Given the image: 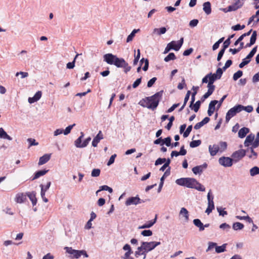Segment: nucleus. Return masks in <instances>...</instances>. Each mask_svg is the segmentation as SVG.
Masks as SVG:
<instances>
[{
  "mask_svg": "<svg viewBox=\"0 0 259 259\" xmlns=\"http://www.w3.org/2000/svg\"><path fill=\"white\" fill-rule=\"evenodd\" d=\"M163 91L161 90L156 93L153 95L142 99L139 104L143 107L155 110L159 105V102L162 97Z\"/></svg>",
  "mask_w": 259,
  "mask_h": 259,
  "instance_id": "1",
  "label": "nucleus"
},
{
  "mask_svg": "<svg viewBox=\"0 0 259 259\" xmlns=\"http://www.w3.org/2000/svg\"><path fill=\"white\" fill-rule=\"evenodd\" d=\"M194 179L192 178H182L176 180V183L179 186L192 189Z\"/></svg>",
  "mask_w": 259,
  "mask_h": 259,
  "instance_id": "2",
  "label": "nucleus"
},
{
  "mask_svg": "<svg viewBox=\"0 0 259 259\" xmlns=\"http://www.w3.org/2000/svg\"><path fill=\"white\" fill-rule=\"evenodd\" d=\"M240 104H237L229 109L226 113V122H228L230 119L241 111Z\"/></svg>",
  "mask_w": 259,
  "mask_h": 259,
  "instance_id": "3",
  "label": "nucleus"
},
{
  "mask_svg": "<svg viewBox=\"0 0 259 259\" xmlns=\"http://www.w3.org/2000/svg\"><path fill=\"white\" fill-rule=\"evenodd\" d=\"M248 150L249 149H247L246 150H238L233 152L231 156L235 161V162H237L245 156L246 152L248 151Z\"/></svg>",
  "mask_w": 259,
  "mask_h": 259,
  "instance_id": "4",
  "label": "nucleus"
},
{
  "mask_svg": "<svg viewBox=\"0 0 259 259\" xmlns=\"http://www.w3.org/2000/svg\"><path fill=\"white\" fill-rule=\"evenodd\" d=\"M234 159L229 157L222 156L219 159V163L224 167H231L233 164Z\"/></svg>",
  "mask_w": 259,
  "mask_h": 259,
  "instance_id": "5",
  "label": "nucleus"
},
{
  "mask_svg": "<svg viewBox=\"0 0 259 259\" xmlns=\"http://www.w3.org/2000/svg\"><path fill=\"white\" fill-rule=\"evenodd\" d=\"M64 249L67 253L71 255L70 258H78L80 257V250L74 249L72 247H65Z\"/></svg>",
  "mask_w": 259,
  "mask_h": 259,
  "instance_id": "6",
  "label": "nucleus"
},
{
  "mask_svg": "<svg viewBox=\"0 0 259 259\" xmlns=\"http://www.w3.org/2000/svg\"><path fill=\"white\" fill-rule=\"evenodd\" d=\"M141 201H142L141 199L140 198L139 195H137L135 197H128L126 200L125 201V204L126 206H129L131 205H137L138 204L141 203Z\"/></svg>",
  "mask_w": 259,
  "mask_h": 259,
  "instance_id": "7",
  "label": "nucleus"
},
{
  "mask_svg": "<svg viewBox=\"0 0 259 259\" xmlns=\"http://www.w3.org/2000/svg\"><path fill=\"white\" fill-rule=\"evenodd\" d=\"M116 56L111 53L106 54L103 56V60L108 64L114 65Z\"/></svg>",
  "mask_w": 259,
  "mask_h": 259,
  "instance_id": "8",
  "label": "nucleus"
},
{
  "mask_svg": "<svg viewBox=\"0 0 259 259\" xmlns=\"http://www.w3.org/2000/svg\"><path fill=\"white\" fill-rule=\"evenodd\" d=\"M123 250L126 251L122 257L123 259H134V258L131 256V255L133 253V251L132 249L131 246L128 244H125L122 248Z\"/></svg>",
  "mask_w": 259,
  "mask_h": 259,
  "instance_id": "9",
  "label": "nucleus"
},
{
  "mask_svg": "<svg viewBox=\"0 0 259 259\" xmlns=\"http://www.w3.org/2000/svg\"><path fill=\"white\" fill-rule=\"evenodd\" d=\"M193 223L196 227L198 228L199 231L200 232L204 231L205 228H207L210 225L209 224H208V223L203 225V224L201 222L200 220L199 219H194L193 221Z\"/></svg>",
  "mask_w": 259,
  "mask_h": 259,
  "instance_id": "10",
  "label": "nucleus"
},
{
  "mask_svg": "<svg viewBox=\"0 0 259 259\" xmlns=\"http://www.w3.org/2000/svg\"><path fill=\"white\" fill-rule=\"evenodd\" d=\"M207 167V164L204 162L203 164L196 166L192 168V170L195 175H200L204 169Z\"/></svg>",
  "mask_w": 259,
  "mask_h": 259,
  "instance_id": "11",
  "label": "nucleus"
},
{
  "mask_svg": "<svg viewBox=\"0 0 259 259\" xmlns=\"http://www.w3.org/2000/svg\"><path fill=\"white\" fill-rule=\"evenodd\" d=\"M49 169H46L38 170L34 172L33 176H32L30 178V180L32 181L36 179H37L39 177L46 175L49 171Z\"/></svg>",
  "mask_w": 259,
  "mask_h": 259,
  "instance_id": "12",
  "label": "nucleus"
},
{
  "mask_svg": "<svg viewBox=\"0 0 259 259\" xmlns=\"http://www.w3.org/2000/svg\"><path fill=\"white\" fill-rule=\"evenodd\" d=\"M218 104V100H212L209 104L207 114L209 116H211L215 109V105Z\"/></svg>",
  "mask_w": 259,
  "mask_h": 259,
  "instance_id": "13",
  "label": "nucleus"
},
{
  "mask_svg": "<svg viewBox=\"0 0 259 259\" xmlns=\"http://www.w3.org/2000/svg\"><path fill=\"white\" fill-rule=\"evenodd\" d=\"M194 102L190 101L189 107L191 110H194V112H197L200 109L202 102L200 100L196 101L195 103H194Z\"/></svg>",
  "mask_w": 259,
  "mask_h": 259,
  "instance_id": "14",
  "label": "nucleus"
},
{
  "mask_svg": "<svg viewBox=\"0 0 259 259\" xmlns=\"http://www.w3.org/2000/svg\"><path fill=\"white\" fill-rule=\"evenodd\" d=\"M193 187H192V189H195L199 191L204 192L205 191V188L203 185L200 184L198 181H197L195 179H194V182L193 183Z\"/></svg>",
  "mask_w": 259,
  "mask_h": 259,
  "instance_id": "15",
  "label": "nucleus"
},
{
  "mask_svg": "<svg viewBox=\"0 0 259 259\" xmlns=\"http://www.w3.org/2000/svg\"><path fill=\"white\" fill-rule=\"evenodd\" d=\"M157 221V214H156L155 218L153 220L148 221L147 223L144 224L142 226H139V229L149 228L153 226L156 222Z\"/></svg>",
  "mask_w": 259,
  "mask_h": 259,
  "instance_id": "16",
  "label": "nucleus"
},
{
  "mask_svg": "<svg viewBox=\"0 0 259 259\" xmlns=\"http://www.w3.org/2000/svg\"><path fill=\"white\" fill-rule=\"evenodd\" d=\"M209 152L211 156H215L217 153L220 151V147L218 145L214 144L212 147L209 145L208 147Z\"/></svg>",
  "mask_w": 259,
  "mask_h": 259,
  "instance_id": "17",
  "label": "nucleus"
},
{
  "mask_svg": "<svg viewBox=\"0 0 259 259\" xmlns=\"http://www.w3.org/2000/svg\"><path fill=\"white\" fill-rule=\"evenodd\" d=\"M51 154H45L39 159L38 165H41L46 163L51 158Z\"/></svg>",
  "mask_w": 259,
  "mask_h": 259,
  "instance_id": "18",
  "label": "nucleus"
},
{
  "mask_svg": "<svg viewBox=\"0 0 259 259\" xmlns=\"http://www.w3.org/2000/svg\"><path fill=\"white\" fill-rule=\"evenodd\" d=\"M216 80L212 77V73L210 72L206 75L202 79V83H206L209 82L213 83Z\"/></svg>",
  "mask_w": 259,
  "mask_h": 259,
  "instance_id": "19",
  "label": "nucleus"
},
{
  "mask_svg": "<svg viewBox=\"0 0 259 259\" xmlns=\"http://www.w3.org/2000/svg\"><path fill=\"white\" fill-rule=\"evenodd\" d=\"M203 10L205 13L208 15L211 13V3L209 2H204L203 4Z\"/></svg>",
  "mask_w": 259,
  "mask_h": 259,
  "instance_id": "20",
  "label": "nucleus"
},
{
  "mask_svg": "<svg viewBox=\"0 0 259 259\" xmlns=\"http://www.w3.org/2000/svg\"><path fill=\"white\" fill-rule=\"evenodd\" d=\"M126 61L122 58H118L116 56L115 60L114 65L117 68H122L124 64H125Z\"/></svg>",
  "mask_w": 259,
  "mask_h": 259,
  "instance_id": "21",
  "label": "nucleus"
},
{
  "mask_svg": "<svg viewBox=\"0 0 259 259\" xmlns=\"http://www.w3.org/2000/svg\"><path fill=\"white\" fill-rule=\"evenodd\" d=\"M254 139V135L252 134L248 135L244 141V144L245 147H248L250 144L252 145Z\"/></svg>",
  "mask_w": 259,
  "mask_h": 259,
  "instance_id": "22",
  "label": "nucleus"
},
{
  "mask_svg": "<svg viewBox=\"0 0 259 259\" xmlns=\"http://www.w3.org/2000/svg\"><path fill=\"white\" fill-rule=\"evenodd\" d=\"M27 200L26 194L19 193L17 194L16 197V201L17 203H22L24 202Z\"/></svg>",
  "mask_w": 259,
  "mask_h": 259,
  "instance_id": "23",
  "label": "nucleus"
},
{
  "mask_svg": "<svg viewBox=\"0 0 259 259\" xmlns=\"http://www.w3.org/2000/svg\"><path fill=\"white\" fill-rule=\"evenodd\" d=\"M249 132V129L248 127H242L238 132V137L241 139L244 138Z\"/></svg>",
  "mask_w": 259,
  "mask_h": 259,
  "instance_id": "24",
  "label": "nucleus"
},
{
  "mask_svg": "<svg viewBox=\"0 0 259 259\" xmlns=\"http://www.w3.org/2000/svg\"><path fill=\"white\" fill-rule=\"evenodd\" d=\"M144 63V66L143 67L142 69L144 71L148 70L149 68V60L147 58H142L140 61V66L142 65Z\"/></svg>",
  "mask_w": 259,
  "mask_h": 259,
  "instance_id": "25",
  "label": "nucleus"
},
{
  "mask_svg": "<svg viewBox=\"0 0 259 259\" xmlns=\"http://www.w3.org/2000/svg\"><path fill=\"white\" fill-rule=\"evenodd\" d=\"M84 137L83 132L80 133V136L75 141L74 145L77 148H83L82 139Z\"/></svg>",
  "mask_w": 259,
  "mask_h": 259,
  "instance_id": "26",
  "label": "nucleus"
},
{
  "mask_svg": "<svg viewBox=\"0 0 259 259\" xmlns=\"http://www.w3.org/2000/svg\"><path fill=\"white\" fill-rule=\"evenodd\" d=\"M0 138L10 141L12 140V138L7 134L3 127L0 128Z\"/></svg>",
  "mask_w": 259,
  "mask_h": 259,
  "instance_id": "27",
  "label": "nucleus"
},
{
  "mask_svg": "<svg viewBox=\"0 0 259 259\" xmlns=\"http://www.w3.org/2000/svg\"><path fill=\"white\" fill-rule=\"evenodd\" d=\"M140 31V29H134L132 32L127 36L126 38V42H129L133 40L134 37L135 36L136 33Z\"/></svg>",
  "mask_w": 259,
  "mask_h": 259,
  "instance_id": "28",
  "label": "nucleus"
},
{
  "mask_svg": "<svg viewBox=\"0 0 259 259\" xmlns=\"http://www.w3.org/2000/svg\"><path fill=\"white\" fill-rule=\"evenodd\" d=\"M145 243L143 244V245H145L146 246V249L148 250V251H151V250H153L155 247L154 246V244L153 243V241L151 242H145Z\"/></svg>",
  "mask_w": 259,
  "mask_h": 259,
  "instance_id": "29",
  "label": "nucleus"
},
{
  "mask_svg": "<svg viewBox=\"0 0 259 259\" xmlns=\"http://www.w3.org/2000/svg\"><path fill=\"white\" fill-rule=\"evenodd\" d=\"M244 227V225L240 222L234 223L232 225V228L235 231L241 230Z\"/></svg>",
  "mask_w": 259,
  "mask_h": 259,
  "instance_id": "30",
  "label": "nucleus"
},
{
  "mask_svg": "<svg viewBox=\"0 0 259 259\" xmlns=\"http://www.w3.org/2000/svg\"><path fill=\"white\" fill-rule=\"evenodd\" d=\"M226 246H227L226 243L223 244L221 246H217H217L215 247V252L218 253L224 252V251H225L226 250Z\"/></svg>",
  "mask_w": 259,
  "mask_h": 259,
  "instance_id": "31",
  "label": "nucleus"
},
{
  "mask_svg": "<svg viewBox=\"0 0 259 259\" xmlns=\"http://www.w3.org/2000/svg\"><path fill=\"white\" fill-rule=\"evenodd\" d=\"M176 59V56L174 53H170L164 59V61L168 62L171 60H174Z\"/></svg>",
  "mask_w": 259,
  "mask_h": 259,
  "instance_id": "32",
  "label": "nucleus"
},
{
  "mask_svg": "<svg viewBox=\"0 0 259 259\" xmlns=\"http://www.w3.org/2000/svg\"><path fill=\"white\" fill-rule=\"evenodd\" d=\"M78 56H79V54H77L76 55V56H75V57L74 58L72 62H68L67 64L66 68L67 69H73L74 67L76 59L78 57Z\"/></svg>",
  "mask_w": 259,
  "mask_h": 259,
  "instance_id": "33",
  "label": "nucleus"
},
{
  "mask_svg": "<svg viewBox=\"0 0 259 259\" xmlns=\"http://www.w3.org/2000/svg\"><path fill=\"white\" fill-rule=\"evenodd\" d=\"M259 174V167L255 166L250 169V175L252 177H254Z\"/></svg>",
  "mask_w": 259,
  "mask_h": 259,
  "instance_id": "34",
  "label": "nucleus"
},
{
  "mask_svg": "<svg viewBox=\"0 0 259 259\" xmlns=\"http://www.w3.org/2000/svg\"><path fill=\"white\" fill-rule=\"evenodd\" d=\"M241 111L244 110L248 113H250L253 111V107L251 105H248L247 106H244L243 105L240 104Z\"/></svg>",
  "mask_w": 259,
  "mask_h": 259,
  "instance_id": "35",
  "label": "nucleus"
},
{
  "mask_svg": "<svg viewBox=\"0 0 259 259\" xmlns=\"http://www.w3.org/2000/svg\"><path fill=\"white\" fill-rule=\"evenodd\" d=\"M220 147V151L222 152L225 151L227 148V143L226 142L221 141L218 145Z\"/></svg>",
  "mask_w": 259,
  "mask_h": 259,
  "instance_id": "36",
  "label": "nucleus"
},
{
  "mask_svg": "<svg viewBox=\"0 0 259 259\" xmlns=\"http://www.w3.org/2000/svg\"><path fill=\"white\" fill-rule=\"evenodd\" d=\"M26 196L29 198L31 201L36 199V192L35 191L28 192H26Z\"/></svg>",
  "mask_w": 259,
  "mask_h": 259,
  "instance_id": "37",
  "label": "nucleus"
},
{
  "mask_svg": "<svg viewBox=\"0 0 259 259\" xmlns=\"http://www.w3.org/2000/svg\"><path fill=\"white\" fill-rule=\"evenodd\" d=\"M214 209V202L208 203V206L205 210V213L207 214H209L210 213L212 212V211Z\"/></svg>",
  "mask_w": 259,
  "mask_h": 259,
  "instance_id": "38",
  "label": "nucleus"
},
{
  "mask_svg": "<svg viewBox=\"0 0 259 259\" xmlns=\"http://www.w3.org/2000/svg\"><path fill=\"white\" fill-rule=\"evenodd\" d=\"M199 89V87H195L193 86L192 88V90L193 91V92L191 94V98L190 101H195V96L197 93V90Z\"/></svg>",
  "mask_w": 259,
  "mask_h": 259,
  "instance_id": "39",
  "label": "nucleus"
},
{
  "mask_svg": "<svg viewBox=\"0 0 259 259\" xmlns=\"http://www.w3.org/2000/svg\"><path fill=\"white\" fill-rule=\"evenodd\" d=\"M180 214H184V217L187 221L189 220V212L186 208L182 207L180 212Z\"/></svg>",
  "mask_w": 259,
  "mask_h": 259,
  "instance_id": "40",
  "label": "nucleus"
},
{
  "mask_svg": "<svg viewBox=\"0 0 259 259\" xmlns=\"http://www.w3.org/2000/svg\"><path fill=\"white\" fill-rule=\"evenodd\" d=\"M242 75L243 71L242 70H239L233 74V79L234 81H236L240 78Z\"/></svg>",
  "mask_w": 259,
  "mask_h": 259,
  "instance_id": "41",
  "label": "nucleus"
},
{
  "mask_svg": "<svg viewBox=\"0 0 259 259\" xmlns=\"http://www.w3.org/2000/svg\"><path fill=\"white\" fill-rule=\"evenodd\" d=\"M257 46L254 47L249 52V53L247 55V59H249L250 61L251 58L253 57L257 51Z\"/></svg>",
  "mask_w": 259,
  "mask_h": 259,
  "instance_id": "42",
  "label": "nucleus"
},
{
  "mask_svg": "<svg viewBox=\"0 0 259 259\" xmlns=\"http://www.w3.org/2000/svg\"><path fill=\"white\" fill-rule=\"evenodd\" d=\"M201 144V141L200 140H193L190 143V147L191 148H195L199 146Z\"/></svg>",
  "mask_w": 259,
  "mask_h": 259,
  "instance_id": "43",
  "label": "nucleus"
},
{
  "mask_svg": "<svg viewBox=\"0 0 259 259\" xmlns=\"http://www.w3.org/2000/svg\"><path fill=\"white\" fill-rule=\"evenodd\" d=\"M237 219L240 220H246L249 223H253V221L251 218H250L248 215L247 216H239L237 215L236 217Z\"/></svg>",
  "mask_w": 259,
  "mask_h": 259,
  "instance_id": "44",
  "label": "nucleus"
},
{
  "mask_svg": "<svg viewBox=\"0 0 259 259\" xmlns=\"http://www.w3.org/2000/svg\"><path fill=\"white\" fill-rule=\"evenodd\" d=\"M140 56H141L140 50L138 49L137 55H135V58L133 61V65L135 66L138 64L139 60L140 58Z\"/></svg>",
  "mask_w": 259,
  "mask_h": 259,
  "instance_id": "45",
  "label": "nucleus"
},
{
  "mask_svg": "<svg viewBox=\"0 0 259 259\" xmlns=\"http://www.w3.org/2000/svg\"><path fill=\"white\" fill-rule=\"evenodd\" d=\"M251 61L249 59H247V57L242 59V62L239 64V67L240 68H243L245 65H247Z\"/></svg>",
  "mask_w": 259,
  "mask_h": 259,
  "instance_id": "46",
  "label": "nucleus"
},
{
  "mask_svg": "<svg viewBox=\"0 0 259 259\" xmlns=\"http://www.w3.org/2000/svg\"><path fill=\"white\" fill-rule=\"evenodd\" d=\"M192 125H190L188 126V127L186 128V130H185L183 134V137L184 138H187L189 136V134H190L192 130Z\"/></svg>",
  "mask_w": 259,
  "mask_h": 259,
  "instance_id": "47",
  "label": "nucleus"
},
{
  "mask_svg": "<svg viewBox=\"0 0 259 259\" xmlns=\"http://www.w3.org/2000/svg\"><path fill=\"white\" fill-rule=\"evenodd\" d=\"M99 191H107L110 193H111L113 192V189L107 185H103L100 187Z\"/></svg>",
  "mask_w": 259,
  "mask_h": 259,
  "instance_id": "48",
  "label": "nucleus"
},
{
  "mask_svg": "<svg viewBox=\"0 0 259 259\" xmlns=\"http://www.w3.org/2000/svg\"><path fill=\"white\" fill-rule=\"evenodd\" d=\"M171 138L170 136L163 139V145H165L167 147H170L171 145Z\"/></svg>",
  "mask_w": 259,
  "mask_h": 259,
  "instance_id": "49",
  "label": "nucleus"
},
{
  "mask_svg": "<svg viewBox=\"0 0 259 259\" xmlns=\"http://www.w3.org/2000/svg\"><path fill=\"white\" fill-rule=\"evenodd\" d=\"M154 31H157L158 35H161L164 34L166 31V28L165 27H162L160 28H155Z\"/></svg>",
  "mask_w": 259,
  "mask_h": 259,
  "instance_id": "50",
  "label": "nucleus"
},
{
  "mask_svg": "<svg viewBox=\"0 0 259 259\" xmlns=\"http://www.w3.org/2000/svg\"><path fill=\"white\" fill-rule=\"evenodd\" d=\"M27 141L29 143V147H30L32 146H37L38 145V143L34 139L28 138Z\"/></svg>",
  "mask_w": 259,
  "mask_h": 259,
  "instance_id": "51",
  "label": "nucleus"
},
{
  "mask_svg": "<svg viewBox=\"0 0 259 259\" xmlns=\"http://www.w3.org/2000/svg\"><path fill=\"white\" fill-rule=\"evenodd\" d=\"M101 170L99 168H94L91 172V176L93 177H97L100 176Z\"/></svg>",
  "mask_w": 259,
  "mask_h": 259,
  "instance_id": "52",
  "label": "nucleus"
},
{
  "mask_svg": "<svg viewBox=\"0 0 259 259\" xmlns=\"http://www.w3.org/2000/svg\"><path fill=\"white\" fill-rule=\"evenodd\" d=\"M141 235L145 237H149L152 235V231L150 230H144L141 232Z\"/></svg>",
  "mask_w": 259,
  "mask_h": 259,
  "instance_id": "53",
  "label": "nucleus"
},
{
  "mask_svg": "<svg viewBox=\"0 0 259 259\" xmlns=\"http://www.w3.org/2000/svg\"><path fill=\"white\" fill-rule=\"evenodd\" d=\"M217 209L220 215L224 217L228 214L227 211L225 210V208H223L221 207H217Z\"/></svg>",
  "mask_w": 259,
  "mask_h": 259,
  "instance_id": "54",
  "label": "nucleus"
},
{
  "mask_svg": "<svg viewBox=\"0 0 259 259\" xmlns=\"http://www.w3.org/2000/svg\"><path fill=\"white\" fill-rule=\"evenodd\" d=\"M75 125V124L74 123L72 125H69L68 126H67L66 127V128L65 129V130H63V134L65 135H67L68 134H69L70 133L73 127Z\"/></svg>",
  "mask_w": 259,
  "mask_h": 259,
  "instance_id": "55",
  "label": "nucleus"
},
{
  "mask_svg": "<svg viewBox=\"0 0 259 259\" xmlns=\"http://www.w3.org/2000/svg\"><path fill=\"white\" fill-rule=\"evenodd\" d=\"M257 39V31L256 30H254L252 32L251 36L250 38V41L253 42V44L255 43L256 40Z\"/></svg>",
  "mask_w": 259,
  "mask_h": 259,
  "instance_id": "56",
  "label": "nucleus"
},
{
  "mask_svg": "<svg viewBox=\"0 0 259 259\" xmlns=\"http://www.w3.org/2000/svg\"><path fill=\"white\" fill-rule=\"evenodd\" d=\"M51 185V182H48L47 184V185L44 187V186L42 184L40 185V187L41 189V191L43 190L44 192L46 193V192L49 189Z\"/></svg>",
  "mask_w": 259,
  "mask_h": 259,
  "instance_id": "57",
  "label": "nucleus"
},
{
  "mask_svg": "<svg viewBox=\"0 0 259 259\" xmlns=\"http://www.w3.org/2000/svg\"><path fill=\"white\" fill-rule=\"evenodd\" d=\"M207 83H208L207 86V87L208 88L207 92H209L210 93L212 94L215 90V85H213V83H211L209 82H207Z\"/></svg>",
  "mask_w": 259,
  "mask_h": 259,
  "instance_id": "58",
  "label": "nucleus"
},
{
  "mask_svg": "<svg viewBox=\"0 0 259 259\" xmlns=\"http://www.w3.org/2000/svg\"><path fill=\"white\" fill-rule=\"evenodd\" d=\"M142 77H140L139 78H137L133 83L132 87L133 88H137L141 83L142 82Z\"/></svg>",
  "mask_w": 259,
  "mask_h": 259,
  "instance_id": "59",
  "label": "nucleus"
},
{
  "mask_svg": "<svg viewBox=\"0 0 259 259\" xmlns=\"http://www.w3.org/2000/svg\"><path fill=\"white\" fill-rule=\"evenodd\" d=\"M219 228L223 230H226L228 231L230 229L231 226L226 223H224L220 225Z\"/></svg>",
  "mask_w": 259,
  "mask_h": 259,
  "instance_id": "60",
  "label": "nucleus"
},
{
  "mask_svg": "<svg viewBox=\"0 0 259 259\" xmlns=\"http://www.w3.org/2000/svg\"><path fill=\"white\" fill-rule=\"evenodd\" d=\"M117 155L116 154H114L111 156V157L109 158V160L107 162V165L108 166H110L111 164H112L115 161V159Z\"/></svg>",
  "mask_w": 259,
  "mask_h": 259,
  "instance_id": "61",
  "label": "nucleus"
},
{
  "mask_svg": "<svg viewBox=\"0 0 259 259\" xmlns=\"http://www.w3.org/2000/svg\"><path fill=\"white\" fill-rule=\"evenodd\" d=\"M157 80V78L156 77H154L150 79L147 82V87L151 88L153 86V85L155 83V81Z\"/></svg>",
  "mask_w": 259,
  "mask_h": 259,
  "instance_id": "62",
  "label": "nucleus"
},
{
  "mask_svg": "<svg viewBox=\"0 0 259 259\" xmlns=\"http://www.w3.org/2000/svg\"><path fill=\"white\" fill-rule=\"evenodd\" d=\"M259 146V132L256 134V138L255 141L252 143V147L253 148H257Z\"/></svg>",
  "mask_w": 259,
  "mask_h": 259,
  "instance_id": "63",
  "label": "nucleus"
},
{
  "mask_svg": "<svg viewBox=\"0 0 259 259\" xmlns=\"http://www.w3.org/2000/svg\"><path fill=\"white\" fill-rule=\"evenodd\" d=\"M163 139L162 137L157 138V139L154 141L153 143L155 145H160V146L163 145Z\"/></svg>",
  "mask_w": 259,
  "mask_h": 259,
  "instance_id": "64",
  "label": "nucleus"
}]
</instances>
